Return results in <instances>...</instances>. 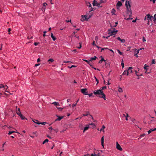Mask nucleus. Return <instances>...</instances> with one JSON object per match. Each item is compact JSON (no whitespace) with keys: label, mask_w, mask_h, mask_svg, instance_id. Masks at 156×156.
Segmentation results:
<instances>
[{"label":"nucleus","mask_w":156,"mask_h":156,"mask_svg":"<svg viewBox=\"0 0 156 156\" xmlns=\"http://www.w3.org/2000/svg\"><path fill=\"white\" fill-rule=\"evenodd\" d=\"M128 114H127V116H126V120H128V118H127V117H128Z\"/></svg>","instance_id":"obj_61"},{"label":"nucleus","mask_w":156,"mask_h":156,"mask_svg":"<svg viewBox=\"0 0 156 156\" xmlns=\"http://www.w3.org/2000/svg\"><path fill=\"white\" fill-rule=\"evenodd\" d=\"M19 116L22 119H24L25 118L22 114H20Z\"/></svg>","instance_id":"obj_24"},{"label":"nucleus","mask_w":156,"mask_h":156,"mask_svg":"<svg viewBox=\"0 0 156 156\" xmlns=\"http://www.w3.org/2000/svg\"><path fill=\"white\" fill-rule=\"evenodd\" d=\"M105 62V60H104L103 58H102L101 59L99 62V63H101L103 61Z\"/></svg>","instance_id":"obj_22"},{"label":"nucleus","mask_w":156,"mask_h":156,"mask_svg":"<svg viewBox=\"0 0 156 156\" xmlns=\"http://www.w3.org/2000/svg\"><path fill=\"white\" fill-rule=\"evenodd\" d=\"M149 17H150V15L149 14H148L145 16L144 20L146 21L147 20V21L148 22L149 21Z\"/></svg>","instance_id":"obj_10"},{"label":"nucleus","mask_w":156,"mask_h":156,"mask_svg":"<svg viewBox=\"0 0 156 156\" xmlns=\"http://www.w3.org/2000/svg\"><path fill=\"white\" fill-rule=\"evenodd\" d=\"M88 95L89 96V97H91L92 95L93 94L92 93H91L89 94H88Z\"/></svg>","instance_id":"obj_60"},{"label":"nucleus","mask_w":156,"mask_h":156,"mask_svg":"<svg viewBox=\"0 0 156 156\" xmlns=\"http://www.w3.org/2000/svg\"><path fill=\"white\" fill-rule=\"evenodd\" d=\"M84 61L86 62L88 64H89L91 66H92V62H90V61H88L87 60H84Z\"/></svg>","instance_id":"obj_16"},{"label":"nucleus","mask_w":156,"mask_h":156,"mask_svg":"<svg viewBox=\"0 0 156 156\" xmlns=\"http://www.w3.org/2000/svg\"><path fill=\"white\" fill-rule=\"evenodd\" d=\"M93 4L94 6H99L100 5V3H97V1H95V0H94Z\"/></svg>","instance_id":"obj_8"},{"label":"nucleus","mask_w":156,"mask_h":156,"mask_svg":"<svg viewBox=\"0 0 156 156\" xmlns=\"http://www.w3.org/2000/svg\"><path fill=\"white\" fill-rule=\"evenodd\" d=\"M4 88V89H5V87L4 86L3 84H1L0 85V88Z\"/></svg>","instance_id":"obj_37"},{"label":"nucleus","mask_w":156,"mask_h":156,"mask_svg":"<svg viewBox=\"0 0 156 156\" xmlns=\"http://www.w3.org/2000/svg\"><path fill=\"white\" fill-rule=\"evenodd\" d=\"M16 112L19 115L21 114V113L20 111V109L19 108L18 110H16Z\"/></svg>","instance_id":"obj_19"},{"label":"nucleus","mask_w":156,"mask_h":156,"mask_svg":"<svg viewBox=\"0 0 156 156\" xmlns=\"http://www.w3.org/2000/svg\"><path fill=\"white\" fill-rule=\"evenodd\" d=\"M115 12V9H113L112 10L111 12L112 14H114V13Z\"/></svg>","instance_id":"obj_33"},{"label":"nucleus","mask_w":156,"mask_h":156,"mask_svg":"<svg viewBox=\"0 0 156 156\" xmlns=\"http://www.w3.org/2000/svg\"><path fill=\"white\" fill-rule=\"evenodd\" d=\"M4 86L5 87H5H7V89H6V90H5V92H8V91H7V88H8V87H7V86L6 85H5V86Z\"/></svg>","instance_id":"obj_52"},{"label":"nucleus","mask_w":156,"mask_h":156,"mask_svg":"<svg viewBox=\"0 0 156 156\" xmlns=\"http://www.w3.org/2000/svg\"><path fill=\"white\" fill-rule=\"evenodd\" d=\"M97 57L96 56H94V57L91 58L90 61H91L92 60H95L96 59Z\"/></svg>","instance_id":"obj_28"},{"label":"nucleus","mask_w":156,"mask_h":156,"mask_svg":"<svg viewBox=\"0 0 156 156\" xmlns=\"http://www.w3.org/2000/svg\"><path fill=\"white\" fill-rule=\"evenodd\" d=\"M118 91L119 92H122L123 91L122 88L120 87H119L118 89Z\"/></svg>","instance_id":"obj_29"},{"label":"nucleus","mask_w":156,"mask_h":156,"mask_svg":"<svg viewBox=\"0 0 156 156\" xmlns=\"http://www.w3.org/2000/svg\"><path fill=\"white\" fill-rule=\"evenodd\" d=\"M75 37L77 38L78 39H79V36H78L77 35H75Z\"/></svg>","instance_id":"obj_59"},{"label":"nucleus","mask_w":156,"mask_h":156,"mask_svg":"<svg viewBox=\"0 0 156 156\" xmlns=\"http://www.w3.org/2000/svg\"><path fill=\"white\" fill-rule=\"evenodd\" d=\"M94 8H93L92 7H91V9L90 10V12H91V11H92L93 10H94Z\"/></svg>","instance_id":"obj_63"},{"label":"nucleus","mask_w":156,"mask_h":156,"mask_svg":"<svg viewBox=\"0 0 156 156\" xmlns=\"http://www.w3.org/2000/svg\"><path fill=\"white\" fill-rule=\"evenodd\" d=\"M126 7V8L127 10L126 13L127 15L129 16V17L128 18H127V17L126 16H125V19H126L127 20H129L130 19H132L133 18H130V17L132 16V11L130 8L131 7L128 6Z\"/></svg>","instance_id":"obj_2"},{"label":"nucleus","mask_w":156,"mask_h":156,"mask_svg":"<svg viewBox=\"0 0 156 156\" xmlns=\"http://www.w3.org/2000/svg\"><path fill=\"white\" fill-rule=\"evenodd\" d=\"M87 90V89L86 88L82 89H81V91L84 94L87 95H88V94L87 92L86 91Z\"/></svg>","instance_id":"obj_4"},{"label":"nucleus","mask_w":156,"mask_h":156,"mask_svg":"<svg viewBox=\"0 0 156 156\" xmlns=\"http://www.w3.org/2000/svg\"><path fill=\"white\" fill-rule=\"evenodd\" d=\"M16 132H15V131H9L8 134L9 135H10L13 133H16Z\"/></svg>","instance_id":"obj_26"},{"label":"nucleus","mask_w":156,"mask_h":156,"mask_svg":"<svg viewBox=\"0 0 156 156\" xmlns=\"http://www.w3.org/2000/svg\"><path fill=\"white\" fill-rule=\"evenodd\" d=\"M145 134H142L140 135V137H144L145 136Z\"/></svg>","instance_id":"obj_53"},{"label":"nucleus","mask_w":156,"mask_h":156,"mask_svg":"<svg viewBox=\"0 0 156 156\" xmlns=\"http://www.w3.org/2000/svg\"><path fill=\"white\" fill-rule=\"evenodd\" d=\"M148 66L147 65H146V64L144 66V68L145 69H148L147 68V67H148Z\"/></svg>","instance_id":"obj_38"},{"label":"nucleus","mask_w":156,"mask_h":156,"mask_svg":"<svg viewBox=\"0 0 156 156\" xmlns=\"http://www.w3.org/2000/svg\"><path fill=\"white\" fill-rule=\"evenodd\" d=\"M135 74H136V76H139V75H138L137 74V71H136V70H135Z\"/></svg>","instance_id":"obj_57"},{"label":"nucleus","mask_w":156,"mask_h":156,"mask_svg":"<svg viewBox=\"0 0 156 156\" xmlns=\"http://www.w3.org/2000/svg\"><path fill=\"white\" fill-rule=\"evenodd\" d=\"M90 125H92V126H94L95 125V124L94 123H91L90 124Z\"/></svg>","instance_id":"obj_64"},{"label":"nucleus","mask_w":156,"mask_h":156,"mask_svg":"<svg viewBox=\"0 0 156 156\" xmlns=\"http://www.w3.org/2000/svg\"><path fill=\"white\" fill-rule=\"evenodd\" d=\"M94 77L95 79V80H96V81H97V84H98V83H99V80L98 79H97V78L95 76H94Z\"/></svg>","instance_id":"obj_44"},{"label":"nucleus","mask_w":156,"mask_h":156,"mask_svg":"<svg viewBox=\"0 0 156 156\" xmlns=\"http://www.w3.org/2000/svg\"><path fill=\"white\" fill-rule=\"evenodd\" d=\"M133 50L135 51V52H136V53L137 54H138V53H139V50H137V49H136V48H135V49H133Z\"/></svg>","instance_id":"obj_27"},{"label":"nucleus","mask_w":156,"mask_h":156,"mask_svg":"<svg viewBox=\"0 0 156 156\" xmlns=\"http://www.w3.org/2000/svg\"><path fill=\"white\" fill-rule=\"evenodd\" d=\"M133 69V67H130L128 69V71H129V73H131L133 72V71L132 69Z\"/></svg>","instance_id":"obj_21"},{"label":"nucleus","mask_w":156,"mask_h":156,"mask_svg":"<svg viewBox=\"0 0 156 156\" xmlns=\"http://www.w3.org/2000/svg\"><path fill=\"white\" fill-rule=\"evenodd\" d=\"M48 62H53L54 61V60L52 58H50L48 60Z\"/></svg>","instance_id":"obj_34"},{"label":"nucleus","mask_w":156,"mask_h":156,"mask_svg":"<svg viewBox=\"0 0 156 156\" xmlns=\"http://www.w3.org/2000/svg\"><path fill=\"white\" fill-rule=\"evenodd\" d=\"M155 61L154 59L152 60V64H155Z\"/></svg>","instance_id":"obj_45"},{"label":"nucleus","mask_w":156,"mask_h":156,"mask_svg":"<svg viewBox=\"0 0 156 156\" xmlns=\"http://www.w3.org/2000/svg\"><path fill=\"white\" fill-rule=\"evenodd\" d=\"M116 148L120 151H122V148L121 147L120 145L119 144L118 142H117L116 143Z\"/></svg>","instance_id":"obj_5"},{"label":"nucleus","mask_w":156,"mask_h":156,"mask_svg":"<svg viewBox=\"0 0 156 156\" xmlns=\"http://www.w3.org/2000/svg\"><path fill=\"white\" fill-rule=\"evenodd\" d=\"M63 116H59L57 119L55 120V121H60L63 118Z\"/></svg>","instance_id":"obj_18"},{"label":"nucleus","mask_w":156,"mask_h":156,"mask_svg":"<svg viewBox=\"0 0 156 156\" xmlns=\"http://www.w3.org/2000/svg\"><path fill=\"white\" fill-rule=\"evenodd\" d=\"M55 106H59L60 105L58 102H54L52 103Z\"/></svg>","instance_id":"obj_11"},{"label":"nucleus","mask_w":156,"mask_h":156,"mask_svg":"<svg viewBox=\"0 0 156 156\" xmlns=\"http://www.w3.org/2000/svg\"><path fill=\"white\" fill-rule=\"evenodd\" d=\"M117 52L119 53L121 55H122V53L119 50H117Z\"/></svg>","instance_id":"obj_36"},{"label":"nucleus","mask_w":156,"mask_h":156,"mask_svg":"<svg viewBox=\"0 0 156 156\" xmlns=\"http://www.w3.org/2000/svg\"><path fill=\"white\" fill-rule=\"evenodd\" d=\"M122 43H124L125 41V40L124 39H122L120 41Z\"/></svg>","instance_id":"obj_40"},{"label":"nucleus","mask_w":156,"mask_h":156,"mask_svg":"<svg viewBox=\"0 0 156 156\" xmlns=\"http://www.w3.org/2000/svg\"><path fill=\"white\" fill-rule=\"evenodd\" d=\"M122 5V2H120V1H118V2H117V7L118 6H119V7H120Z\"/></svg>","instance_id":"obj_15"},{"label":"nucleus","mask_w":156,"mask_h":156,"mask_svg":"<svg viewBox=\"0 0 156 156\" xmlns=\"http://www.w3.org/2000/svg\"><path fill=\"white\" fill-rule=\"evenodd\" d=\"M156 14H155L154 16H150V17H149V20L152 21V20H153L154 21L155 20H156Z\"/></svg>","instance_id":"obj_7"},{"label":"nucleus","mask_w":156,"mask_h":156,"mask_svg":"<svg viewBox=\"0 0 156 156\" xmlns=\"http://www.w3.org/2000/svg\"><path fill=\"white\" fill-rule=\"evenodd\" d=\"M94 93L95 95H99V97L100 98H103L105 100L106 99L105 95L103 93V91L101 90H98L94 91Z\"/></svg>","instance_id":"obj_1"},{"label":"nucleus","mask_w":156,"mask_h":156,"mask_svg":"<svg viewBox=\"0 0 156 156\" xmlns=\"http://www.w3.org/2000/svg\"><path fill=\"white\" fill-rule=\"evenodd\" d=\"M87 6H89V7H91V4L90 2H88L87 3Z\"/></svg>","instance_id":"obj_39"},{"label":"nucleus","mask_w":156,"mask_h":156,"mask_svg":"<svg viewBox=\"0 0 156 156\" xmlns=\"http://www.w3.org/2000/svg\"><path fill=\"white\" fill-rule=\"evenodd\" d=\"M47 5V4L46 3H44L43 4V9L44 8V9H45V7H46Z\"/></svg>","instance_id":"obj_32"},{"label":"nucleus","mask_w":156,"mask_h":156,"mask_svg":"<svg viewBox=\"0 0 156 156\" xmlns=\"http://www.w3.org/2000/svg\"><path fill=\"white\" fill-rule=\"evenodd\" d=\"M146 41V40L145 38H144V37H143V42H145Z\"/></svg>","instance_id":"obj_47"},{"label":"nucleus","mask_w":156,"mask_h":156,"mask_svg":"<svg viewBox=\"0 0 156 156\" xmlns=\"http://www.w3.org/2000/svg\"><path fill=\"white\" fill-rule=\"evenodd\" d=\"M153 131V129H151L148 131V133L150 134Z\"/></svg>","instance_id":"obj_31"},{"label":"nucleus","mask_w":156,"mask_h":156,"mask_svg":"<svg viewBox=\"0 0 156 156\" xmlns=\"http://www.w3.org/2000/svg\"><path fill=\"white\" fill-rule=\"evenodd\" d=\"M145 70H146V71L145 72V73H150V72H147V70L148 69H145Z\"/></svg>","instance_id":"obj_55"},{"label":"nucleus","mask_w":156,"mask_h":156,"mask_svg":"<svg viewBox=\"0 0 156 156\" xmlns=\"http://www.w3.org/2000/svg\"><path fill=\"white\" fill-rule=\"evenodd\" d=\"M108 31H109L108 33V34H110V36L114 35L113 37H115V35L118 32V30H116L111 31L109 29L108 30Z\"/></svg>","instance_id":"obj_3"},{"label":"nucleus","mask_w":156,"mask_h":156,"mask_svg":"<svg viewBox=\"0 0 156 156\" xmlns=\"http://www.w3.org/2000/svg\"><path fill=\"white\" fill-rule=\"evenodd\" d=\"M92 45H93L96 46V45L95 44V41H94L93 42V43H92Z\"/></svg>","instance_id":"obj_56"},{"label":"nucleus","mask_w":156,"mask_h":156,"mask_svg":"<svg viewBox=\"0 0 156 156\" xmlns=\"http://www.w3.org/2000/svg\"><path fill=\"white\" fill-rule=\"evenodd\" d=\"M51 36L54 41H55L56 40L55 37L53 35V34L52 33H51Z\"/></svg>","instance_id":"obj_17"},{"label":"nucleus","mask_w":156,"mask_h":156,"mask_svg":"<svg viewBox=\"0 0 156 156\" xmlns=\"http://www.w3.org/2000/svg\"><path fill=\"white\" fill-rule=\"evenodd\" d=\"M48 139H45L43 142L42 144H44L46 142H48Z\"/></svg>","instance_id":"obj_30"},{"label":"nucleus","mask_w":156,"mask_h":156,"mask_svg":"<svg viewBox=\"0 0 156 156\" xmlns=\"http://www.w3.org/2000/svg\"><path fill=\"white\" fill-rule=\"evenodd\" d=\"M126 7L129 6V7H131V5L129 4V1H126V3H125Z\"/></svg>","instance_id":"obj_12"},{"label":"nucleus","mask_w":156,"mask_h":156,"mask_svg":"<svg viewBox=\"0 0 156 156\" xmlns=\"http://www.w3.org/2000/svg\"><path fill=\"white\" fill-rule=\"evenodd\" d=\"M101 88H102V90H104L105 89H106V86H104V87H102Z\"/></svg>","instance_id":"obj_48"},{"label":"nucleus","mask_w":156,"mask_h":156,"mask_svg":"<svg viewBox=\"0 0 156 156\" xmlns=\"http://www.w3.org/2000/svg\"><path fill=\"white\" fill-rule=\"evenodd\" d=\"M89 128V125H87V126L84 128V130L83 131V132L84 133L85 131L88 129Z\"/></svg>","instance_id":"obj_20"},{"label":"nucleus","mask_w":156,"mask_h":156,"mask_svg":"<svg viewBox=\"0 0 156 156\" xmlns=\"http://www.w3.org/2000/svg\"><path fill=\"white\" fill-rule=\"evenodd\" d=\"M27 38L28 39H32L33 38V37L32 36H28L27 37Z\"/></svg>","instance_id":"obj_49"},{"label":"nucleus","mask_w":156,"mask_h":156,"mask_svg":"<svg viewBox=\"0 0 156 156\" xmlns=\"http://www.w3.org/2000/svg\"><path fill=\"white\" fill-rule=\"evenodd\" d=\"M89 113L88 112H86V114H83V116H87L88 115H89Z\"/></svg>","instance_id":"obj_25"},{"label":"nucleus","mask_w":156,"mask_h":156,"mask_svg":"<svg viewBox=\"0 0 156 156\" xmlns=\"http://www.w3.org/2000/svg\"><path fill=\"white\" fill-rule=\"evenodd\" d=\"M129 73V71H128V70H125L124 71L122 75H128Z\"/></svg>","instance_id":"obj_14"},{"label":"nucleus","mask_w":156,"mask_h":156,"mask_svg":"<svg viewBox=\"0 0 156 156\" xmlns=\"http://www.w3.org/2000/svg\"><path fill=\"white\" fill-rule=\"evenodd\" d=\"M98 39V37L97 36H96L95 37V40L96 41H97Z\"/></svg>","instance_id":"obj_50"},{"label":"nucleus","mask_w":156,"mask_h":156,"mask_svg":"<svg viewBox=\"0 0 156 156\" xmlns=\"http://www.w3.org/2000/svg\"><path fill=\"white\" fill-rule=\"evenodd\" d=\"M90 155L91 156H95L97 155H98V154H95V153L94 154H92Z\"/></svg>","instance_id":"obj_42"},{"label":"nucleus","mask_w":156,"mask_h":156,"mask_svg":"<svg viewBox=\"0 0 156 156\" xmlns=\"http://www.w3.org/2000/svg\"><path fill=\"white\" fill-rule=\"evenodd\" d=\"M11 29L10 28H9L8 29V32H9V34H10V31Z\"/></svg>","instance_id":"obj_54"},{"label":"nucleus","mask_w":156,"mask_h":156,"mask_svg":"<svg viewBox=\"0 0 156 156\" xmlns=\"http://www.w3.org/2000/svg\"><path fill=\"white\" fill-rule=\"evenodd\" d=\"M36 121H37V122H35L34 121H33V122L37 124H42V125H45L47 123L46 122H39L38 120H35Z\"/></svg>","instance_id":"obj_9"},{"label":"nucleus","mask_w":156,"mask_h":156,"mask_svg":"<svg viewBox=\"0 0 156 156\" xmlns=\"http://www.w3.org/2000/svg\"><path fill=\"white\" fill-rule=\"evenodd\" d=\"M81 17L82 18L81 19V21H83L84 20H88V19L87 18L86 15H82Z\"/></svg>","instance_id":"obj_6"},{"label":"nucleus","mask_w":156,"mask_h":156,"mask_svg":"<svg viewBox=\"0 0 156 156\" xmlns=\"http://www.w3.org/2000/svg\"><path fill=\"white\" fill-rule=\"evenodd\" d=\"M76 66H76L72 65V66L71 67H68L69 68L71 69V68H72L73 67H76Z\"/></svg>","instance_id":"obj_43"},{"label":"nucleus","mask_w":156,"mask_h":156,"mask_svg":"<svg viewBox=\"0 0 156 156\" xmlns=\"http://www.w3.org/2000/svg\"><path fill=\"white\" fill-rule=\"evenodd\" d=\"M101 144L102 146L104 147V136H103L101 138Z\"/></svg>","instance_id":"obj_13"},{"label":"nucleus","mask_w":156,"mask_h":156,"mask_svg":"<svg viewBox=\"0 0 156 156\" xmlns=\"http://www.w3.org/2000/svg\"><path fill=\"white\" fill-rule=\"evenodd\" d=\"M40 61H41V59L40 58H38V59H37V62H39Z\"/></svg>","instance_id":"obj_58"},{"label":"nucleus","mask_w":156,"mask_h":156,"mask_svg":"<svg viewBox=\"0 0 156 156\" xmlns=\"http://www.w3.org/2000/svg\"><path fill=\"white\" fill-rule=\"evenodd\" d=\"M118 22H117L115 23V24L114 26H113L114 27H115L117 26V25L118 24Z\"/></svg>","instance_id":"obj_46"},{"label":"nucleus","mask_w":156,"mask_h":156,"mask_svg":"<svg viewBox=\"0 0 156 156\" xmlns=\"http://www.w3.org/2000/svg\"><path fill=\"white\" fill-rule=\"evenodd\" d=\"M121 65H122V68H123L124 67V63H123V60H122V62L121 63Z\"/></svg>","instance_id":"obj_35"},{"label":"nucleus","mask_w":156,"mask_h":156,"mask_svg":"<svg viewBox=\"0 0 156 156\" xmlns=\"http://www.w3.org/2000/svg\"><path fill=\"white\" fill-rule=\"evenodd\" d=\"M39 44V43L38 42V43H37V42H35L34 43V45H35V46H37V45L38 44Z\"/></svg>","instance_id":"obj_51"},{"label":"nucleus","mask_w":156,"mask_h":156,"mask_svg":"<svg viewBox=\"0 0 156 156\" xmlns=\"http://www.w3.org/2000/svg\"><path fill=\"white\" fill-rule=\"evenodd\" d=\"M79 101V99H78V100L76 101V103H75V104H73L72 105V107L73 108H74L76 106V104H77V103Z\"/></svg>","instance_id":"obj_23"},{"label":"nucleus","mask_w":156,"mask_h":156,"mask_svg":"<svg viewBox=\"0 0 156 156\" xmlns=\"http://www.w3.org/2000/svg\"><path fill=\"white\" fill-rule=\"evenodd\" d=\"M72 51L74 52H75V53L77 52L76 49H74V50H73Z\"/></svg>","instance_id":"obj_62"},{"label":"nucleus","mask_w":156,"mask_h":156,"mask_svg":"<svg viewBox=\"0 0 156 156\" xmlns=\"http://www.w3.org/2000/svg\"><path fill=\"white\" fill-rule=\"evenodd\" d=\"M105 126H104V125H103L102 126V127L101 128V129H100V131H102L103 130H104V129H105Z\"/></svg>","instance_id":"obj_41"}]
</instances>
